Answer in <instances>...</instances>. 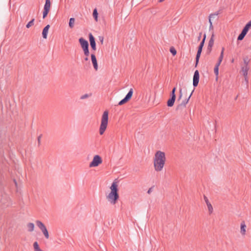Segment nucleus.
I'll list each match as a JSON object with an SVG mask.
<instances>
[{"mask_svg":"<svg viewBox=\"0 0 251 251\" xmlns=\"http://www.w3.org/2000/svg\"><path fill=\"white\" fill-rule=\"evenodd\" d=\"M206 34H204L203 35V39H202V41L201 42H203V43H205V39H206Z\"/></svg>","mask_w":251,"mask_h":251,"instance_id":"46","label":"nucleus"},{"mask_svg":"<svg viewBox=\"0 0 251 251\" xmlns=\"http://www.w3.org/2000/svg\"><path fill=\"white\" fill-rule=\"evenodd\" d=\"M119 198L118 193L110 192L109 195L107 196V199L108 201L112 204H115L118 201Z\"/></svg>","mask_w":251,"mask_h":251,"instance_id":"3","label":"nucleus"},{"mask_svg":"<svg viewBox=\"0 0 251 251\" xmlns=\"http://www.w3.org/2000/svg\"><path fill=\"white\" fill-rule=\"evenodd\" d=\"M27 226L28 227V231L29 232H32L34 230V225L32 223H29L27 225Z\"/></svg>","mask_w":251,"mask_h":251,"instance_id":"21","label":"nucleus"},{"mask_svg":"<svg viewBox=\"0 0 251 251\" xmlns=\"http://www.w3.org/2000/svg\"><path fill=\"white\" fill-rule=\"evenodd\" d=\"M166 161L165 154L164 152L158 151L154 155V167L155 170L157 172L161 171L165 164Z\"/></svg>","mask_w":251,"mask_h":251,"instance_id":"1","label":"nucleus"},{"mask_svg":"<svg viewBox=\"0 0 251 251\" xmlns=\"http://www.w3.org/2000/svg\"><path fill=\"white\" fill-rule=\"evenodd\" d=\"M246 226L244 222H242L241 224V233L242 235H245L246 233Z\"/></svg>","mask_w":251,"mask_h":251,"instance_id":"20","label":"nucleus"},{"mask_svg":"<svg viewBox=\"0 0 251 251\" xmlns=\"http://www.w3.org/2000/svg\"><path fill=\"white\" fill-rule=\"evenodd\" d=\"M216 18V19H218V18L217 17V16L213 17L212 18L214 19V18Z\"/></svg>","mask_w":251,"mask_h":251,"instance_id":"51","label":"nucleus"},{"mask_svg":"<svg viewBox=\"0 0 251 251\" xmlns=\"http://www.w3.org/2000/svg\"><path fill=\"white\" fill-rule=\"evenodd\" d=\"M200 78V75L198 70H196L193 76V85L194 87L198 86Z\"/></svg>","mask_w":251,"mask_h":251,"instance_id":"9","label":"nucleus"},{"mask_svg":"<svg viewBox=\"0 0 251 251\" xmlns=\"http://www.w3.org/2000/svg\"><path fill=\"white\" fill-rule=\"evenodd\" d=\"M84 60H85V61H88V56H86V57L84 58Z\"/></svg>","mask_w":251,"mask_h":251,"instance_id":"50","label":"nucleus"},{"mask_svg":"<svg viewBox=\"0 0 251 251\" xmlns=\"http://www.w3.org/2000/svg\"><path fill=\"white\" fill-rule=\"evenodd\" d=\"M103 39H104V38L103 36H99V39L102 44H103Z\"/></svg>","mask_w":251,"mask_h":251,"instance_id":"40","label":"nucleus"},{"mask_svg":"<svg viewBox=\"0 0 251 251\" xmlns=\"http://www.w3.org/2000/svg\"><path fill=\"white\" fill-rule=\"evenodd\" d=\"M110 188L111 189V192L118 193L117 182H116L115 180L113 181Z\"/></svg>","mask_w":251,"mask_h":251,"instance_id":"15","label":"nucleus"},{"mask_svg":"<svg viewBox=\"0 0 251 251\" xmlns=\"http://www.w3.org/2000/svg\"><path fill=\"white\" fill-rule=\"evenodd\" d=\"M75 22V19L74 18H71L69 20V26L71 28H73L74 27V24Z\"/></svg>","mask_w":251,"mask_h":251,"instance_id":"22","label":"nucleus"},{"mask_svg":"<svg viewBox=\"0 0 251 251\" xmlns=\"http://www.w3.org/2000/svg\"><path fill=\"white\" fill-rule=\"evenodd\" d=\"M33 247L35 251H43L40 249L39 245L37 242H35L33 243Z\"/></svg>","mask_w":251,"mask_h":251,"instance_id":"26","label":"nucleus"},{"mask_svg":"<svg viewBox=\"0 0 251 251\" xmlns=\"http://www.w3.org/2000/svg\"><path fill=\"white\" fill-rule=\"evenodd\" d=\"M108 121V111L105 110L101 117V123L100 125L99 132L100 135H102L105 131Z\"/></svg>","mask_w":251,"mask_h":251,"instance_id":"2","label":"nucleus"},{"mask_svg":"<svg viewBox=\"0 0 251 251\" xmlns=\"http://www.w3.org/2000/svg\"><path fill=\"white\" fill-rule=\"evenodd\" d=\"M221 13V10H219L218 11H217L216 12L214 13H212V14H210L209 16V23L210 24V25H209V30H213V26L212 25V22H211V19L213 17H214V16H217L219 14H220Z\"/></svg>","mask_w":251,"mask_h":251,"instance_id":"11","label":"nucleus"},{"mask_svg":"<svg viewBox=\"0 0 251 251\" xmlns=\"http://www.w3.org/2000/svg\"><path fill=\"white\" fill-rule=\"evenodd\" d=\"M93 16L95 19V20L97 22L98 21V12L97 11V8H95L93 12Z\"/></svg>","mask_w":251,"mask_h":251,"instance_id":"24","label":"nucleus"},{"mask_svg":"<svg viewBox=\"0 0 251 251\" xmlns=\"http://www.w3.org/2000/svg\"><path fill=\"white\" fill-rule=\"evenodd\" d=\"M176 91V88L174 87L173 88L170 97L171 98L168 100L167 104L168 107H172L174 105L175 101L176 99V96L175 94V92Z\"/></svg>","mask_w":251,"mask_h":251,"instance_id":"4","label":"nucleus"},{"mask_svg":"<svg viewBox=\"0 0 251 251\" xmlns=\"http://www.w3.org/2000/svg\"><path fill=\"white\" fill-rule=\"evenodd\" d=\"M249 70V68L248 66H243L242 67L241 71L243 73V75L244 76H246V75H248V72Z\"/></svg>","mask_w":251,"mask_h":251,"instance_id":"19","label":"nucleus"},{"mask_svg":"<svg viewBox=\"0 0 251 251\" xmlns=\"http://www.w3.org/2000/svg\"><path fill=\"white\" fill-rule=\"evenodd\" d=\"M42 134H40L37 138V140H38V146H39L40 145V144H41V139L42 138Z\"/></svg>","mask_w":251,"mask_h":251,"instance_id":"39","label":"nucleus"},{"mask_svg":"<svg viewBox=\"0 0 251 251\" xmlns=\"http://www.w3.org/2000/svg\"><path fill=\"white\" fill-rule=\"evenodd\" d=\"M79 42L82 49L89 48V43L87 40L81 37L79 39Z\"/></svg>","mask_w":251,"mask_h":251,"instance_id":"12","label":"nucleus"},{"mask_svg":"<svg viewBox=\"0 0 251 251\" xmlns=\"http://www.w3.org/2000/svg\"><path fill=\"white\" fill-rule=\"evenodd\" d=\"M36 224L37 226L41 230L46 227L45 225L40 221H36Z\"/></svg>","mask_w":251,"mask_h":251,"instance_id":"18","label":"nucleus"},{"mask_svg":"<svg viewBox=\"0 0 251 251\" xmlns=\"http://www.w3.org/2000/svg\"><path fill=\"white\" fill-rule=\"evenodd\" d=\"M83 50L84 51V55L86 56H88L89 55V48L83 49Z\"/></svg>","mask_w":251,"mask_h":251,"instance_id":"30","label":"nucleus"},{"mask_svg":"<svg viewBox=\"0 0 251 251\" xmlns=\"http://www.w3.org/2000/svg\"><path fill=\"white\" fill-rule=\"evenodd\" d=\"M91 95V94H90V95L87 94H84L81 96L80 99L83 100V99H86V98H88Z\"/></svg>","mask_w":251,"mask_h":251,"instance_id":"37","label":"nucleus"},{"mask_svg":"<svg viewBox=\"0 0 251 251\" xmlns=\"http://www.w3.org/2000/svg\"><path fill=\"white\" fill-rule=\"evenodd\" d=\"M170 51L174 56L176 54V50L174 47H171L170 49Z\"/></svg>","mask_w":251,"mask_h":251,"instance_id":"31","label":"nucleus"},{"mask_svg":"<svg viewBox=\"0 0 251 251\" xmlns=\"http://www.w3.org/2000/svg\"><path fill=\"white\" fill-rule=\"evenodd\" d=\"M246 34H246V33H244L243 32L241 31L240 34L238 36L237 40L238 41L242 40L244 38V37H245V36H246Z\"/></svg>","mask_w":251,"mask_h":251,"instance_id":"27","label":"nucleus"},{"mask_svg":"<svg viewBox=\"0 0 251 251\" xmlns=\"http://www.w3.org/2000/svg\"><path fill=\"white\" fill-rule=\"evenodd\" d=\"M214 74L216 76V80L218 79V75H219V68L217 67V66H215L214 69Z\"/></svg>","mask_w":251,"mask_h":251,"instance_id":"29","label":"nucleus"},{"mask_svg":"<svg viewBox=\"0 0 251 251\" xmlns=\"http://www.w3.org/2000/svg\"><path fill=\"white\" fill-rule=\"evenodd\" d=\"M89 41H90V44L91 48L94 50H96V44L95 42V38L93 36L92 33H89Z\"/></svg>","mask_w":251,"mask_h":251,"instance_id":"10","label":"nucleus"},{"mask_svg":"<svg viewBox=\"0 0 251 251\" xmlns=\"http://www.w3.org/2000/svg\"><path fill=\"white\" fill-rule=\"evenodd\" d=\"M222 62V61H220L219 59H218V62L216 63L215 66H217L218 68H219V66L220 65L221 63Z\"/></svg>","mask_w":251,"mask_h":251,"instance_id":"41","label":"nucleus"},{"mask_svg":"<svg viewBox=\"0 0 251 251\" xmlns=\"http://www.w3.org/2000/svg\"><path fill=\"white\" fill-rule=\"evenodd\" d=\"M222 62V61H220L219 59H218V62L216 63L215 66H217L218 68H219V66L220 65L221 63Z\"/></svg>","mask_w":251,"mask_h":251,"instance_id":"42","label":"nucleus"},{"mask_svg":"<svg viewBox=\"0 0 251 251\" xmlns=\"http://www.w3.org/2000/svg\"><path fill=\"white\" fill-rule=\"evenodd\" d=\"M224 48H223L222 50V51H221V54H220V55L219 57V60L220 61H222L223 60V57H224Z\"/></svg>","mask_w":251,"mask_h":251,"instance_id":"33","label":"nucleus"},{"mask_svg":"<svg viewBox=\"0 0 251 251\" xmlns=\"http://www.w3.org/2000/svg\"><path fill=\"white\" fill-rule=\"evenodd\" d=\"M179 97L178 98L177 100L179 101L182 98V89L180 88L179 91Z\"/></svg>","mask_w":251,"mask_h":251,"instance_id":"38","label":"nucleus"},{"mask_svg":"<svg viewBox=\"0 0 251 251\" xmlns=\"http://www.w3.org/2000/svg\"><path fill=\"white\" fill-rule=\"evenodd\" d=\"M194 91V89L192 90L191 93L190 94V95L188 97V98L186 99L185 100H183L179 104H178L176 106V111L181 110L183 108H184L186 107V105L188 103V102L189 100H190V98L191 97Z\"/></svg>","mask_w":251,"mask_h":251,"instance_id":"8","label":"nucleus"},{"mask_svg":"<svg viewBox=\"0 0 251 251\" xmlns=\"http://www.w3.org/2000/svg\"><path fill=\"white\" fill-rule=\"evenodd\" d=\"M222 62V61H220L219 59H218V62L216 63L215 66H217L218 68H219V66L220 65L221 63Z\"/></svg>","mask_w":251,"mask_h":251,"instance_id":"43","label":"nucleus"},{"mask_svg":"<svg viewBox=\"0 0 251 251\" xmlns=\"http://www.w3.org/2000/svg\"><path fill=\"white\" fill-rule=\"evenodd\" d=\"M212 48V47H209V46H208L207 50L208 53L211 51Z\"/></svg>","mask_w":251,"mask_h":251,"instance_id":"44","label":"nucleus"},{"mask_svg":"<svg viewBox=\"0 0 251 251\" xmlns=\"http://www.w3.org/2000/svg\"><path fill=\"white\" fill-rule=\"evenodd\" d=\"M102 162L101 157L99 155H96L89 164V167H95L98 166Z\"/></svg>","mask_w":251,"mask_h":251,"instance_id":"5","label":"nucleus"},{"mask_svg":"<svg viewBox=\"0 0 251 251\" xmlns=\"http://www.w3.org/2000/svg\"><path fill=\"white\" fill-rule=\"evenodd\" d=\"M35 19L33 18L30 21H29L26 25V27L29 28L32 25H34Z\"/></svg>","mask_w":251,"mask_h":251,"instance_id":"28","label":"nucleus"},{"mask_svg":"<svg viewBox=\"0 0 251 251\" xmlns=\"http://www.w3.org/2000/svg\"><path fill=\"white\" fill-rule=\"evenodd\" d=\"M251 27V21L249 22L244 26L242 31L244 33L247 34L249 30V29Z\"/></svg>","mask_w":251,"mask_h":251,"instance_id":"17","label":"nucleus"},{"mask_svg":"<svg viewBox=\"0 0 251 251\" xmlns=\"http://www.w3.org/2000/svg\"><path fill=\"white\" fill-rule=\"evenodd\" d=\"M224 48H223L222 50V51H221V54H220V55L219 57V60L220 61H222L223 60V57H224Z\"/></svg>","mask_w":251,"mask_h":251,"instance_id":"32","label":"nucleus"},{"mask_svg":"<svg viewBox=\"0 0 251 251\" xmlns=\"http://www.w3.org/2000/svg\"><path fill=\"white\" fill-rule=\"evenodd\" d=\"M152 187H151L150 188H149V189L148 190V193L149 194H151V193L152 192Z\"/></svg>","mask_w":251,"mask_h":251,"instance_id":"48","label":"nucleus"},{"mask_svg":"<svg viewBox=\"0 0 251 251\" xmlns=\"http://www.w3.org/2000/svg\"><path fill=\"white\" fill-rule=\"evenodd\" d=\"M50 27V25H48L43 28L42 31V36L44 39L47 38L48 33Z\"/></svg>","mask_w":251,"mask_h":251,"instance_id":"16","label":"nucleus"},{"mask_svg":"<svg viewBox=\"0 0 251 251\" xmlns=\"http://www.w3.org/2000/svg\"><path fill=\"white\" fill-rule=\"evenodd\" d=\"M164 0H159V1L160 2H163Z\"/></svg>","mask_w":251,"mask_h":251,"instance_id":"52","label":"nucleus"},{"mask_svg":"<svg viewBox=\"0 0 251 251\" xmlns=\"http://www.w3.org/2000/svg\"><path fill=\"white\" fill-rule=\"evenodd\" d=\"M249 61H250V59L248 58V57L247 56L245 57L244 58V63L245 64V66H248Z\"/></svg>","mask_w":251,"mask_h":251,"instance_id":"34","label":"nucleus"},{"mask_svg":"<svg viewBox=\"0 0 251 251\" xmlns=\"http://www.w3.org/2000/svg\"><path fill=\"white\" fill-rule=\"evenodd\" d=\"M133 92V89L131 88L129 90L128 93L126 96V97L123 100L119 101L118 105H122L131 99L132 96Z\"/></svg>","mask_w":251,"mask_h":251,"instance_id":"7","label":"nucleus"},{"mask_svg":"<svg viewBox=\"0 0 251 251\" xmlns=\"http://www.w3.org/2000/svg\"><path fill=\"white\" fill-rule=\"evenodd\" d=\"M204 43H203V42H201L200 44L199 45V46L198 47V50L202 51V48H203V46H204Z\"/></svg>","mask_w":251,"mask_h":251,"instance_id":"36","label":"nucleus"},{"mask_svg":"<svg viewBox=\"0 0 251 251\" xmlns=\"http://www.w3.org/2000/svg\"><path fill=\"white\" fill-rule=\"evenodd\" d=\"M14 182H15V184L16 185L17 184V182H16L15 180H14Z\"/></svg>","mask_w":251,"mask_h":251,"instance_id":"53","label":"nucleus"},{"mask_svg":"<svg viewBox=\"0 0 251 251\" xmlns=\"http://www.w3.org/2000/svg\"><path fill=\"white\" fill-rule=\"evenodd\" d=\"M202 32H201L199 33V36L198 37V41H200L201 40V37Z\"/></svg>","mask_w":251,"mask_h":251,"instance_id":"45","label":"nucleus"},{"mask_svg":"<svg viewBox=\"0 0 251 251\" xmlns=\"http://www.w3.org/2000/svg\"><path fill=\"white\" fill-rule=\"evenodd\" d=\"M91 57L94 68L96 71H97L98 68V65L96 55H95L94 53H92L91 55Z\"/></svg>","mask_w":251,"mask_h":251,"instance_id":"13","label":"nucleus"},{"mask_svg":"<svg viewBox=\"0 0 251 251\" xmlns=\"http://www.w3.org/2000/svg\"><path fill=\"white\" fill-rule=\"evenodd\" d=\"M214 33L213 32L211 35V37L209 41L208 45L209 47H212L214 45Z\"/></svg>","mask_w":251,"mask_h":251,"instance_id":"23","label":"nucleus"},{"mask_svg":"<svg viewBox=\"0 0 251 251\" xmlns=\"http://www.w3.org/2000/svg\"><path fill=\"white\" fill-rule=\"evenodd\" d=\"M204 200L207 206L209 213L210 214H211L213 211V207L210 202L209 201L208 198L205 196H204Z\"/></svg>","mask_w":251,"mask_h":251,"instance_id":"14","label":"nucleus"},{"mask_svg":"<svg viewBox=\"0 0 251 251\" xmlns=\"http://www.w3.org/2000/svg\"><path fill=\"white\" fill-rule=\"evenodd\" d=\"M244 78H245V80L246 82V84H248V75H246V76H244Z\"/></svg>","mask_w":251,"mask_h":251,"instance_id":"47","label":"nucleus"},{"mask_svg":"<svg viewBox=\"0 0 251 251\" xmlns=\"http://www.w3.org/2000/svg\"><path fill=\"white\" fill-rule=\"evenodd\" d=\"M51 5L50 0H46L45 4L44 6V10L43 12V18L45 19L47 17L50 10Z\"/></svg>","mask_w":251,"mask_h":251,"instance_id":"6","label":"nucleus"},{"mask_svg":"<svg viewBox=\"0 0 251 251\" xmlns=\"http://www.w3.org/2000/svg\"><path fill=\"white\" fill-rule=\"evenodd\" d=\"M41 231L43 232V233L44 234L46 238L48 239L49 238V232H48V231L47 228L45 227V228L41 230Z\"/></svg>","mask_w":251,"mask_h":251,"instance_id":"25","label":"nucleus"},{"mask_svg":"<svg viewBox=\"0 0 251 251\" xmlns=\"http://www.w3.org/2000/svg\"><path fill=\"white\" fill-rule=\"evenodd\" d=\"M200 58V56L196 54V62H195V67H197V66L199 63Z\"/></svg>","mask_w":251,"mask_h":251,"instance_id":"35","label":"nucleus"},{"mask_svg":"<svg viewBox=\"0 0 251 251\" xmlns=\"http://www.w3.org/2000/svg\"><path fill=\"white\" fill-rule=\"evenodd\" d=\"M201 52H202V51L198 50L197 54L199 55H200L201 56Z\"/></svg>","mask_w":251,"mask_h":251,"instance_id":"49","label":"nucleus"}]
</instances>
